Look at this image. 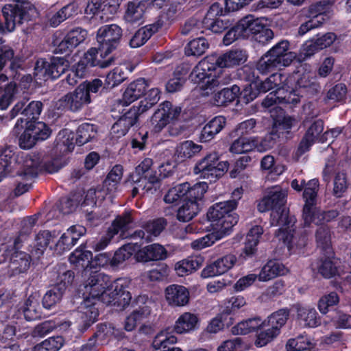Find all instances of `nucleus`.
<instances>
[{
  "instance_id": "nucleus-18",
  "label": "nucleus",
  "mask_w": 351,
  "mask_h": 351,
  "mask_svg": "<svg viewBox=\"0 0 351 351\" xmlns=\"http://www.w3.org/2000/svg\"><path fill=\"white\" fill-rule=\"evenodd\" d=\"M196 68V65L191 70V65L189 62H182L178 64L173 72L172 76L176 78H179L181 82L184 83L186 82L189 79L191 82L196 84L197 87L201 90L202 95L204 96H208L215 90V88L217 86V80L215 78L209 77L205 78L201 80V82H196L192 80L193 78L192 73Z\"/></svg>"
},
{
  "instance_id": "nucleus-23",
  "label": "nucleus",
  "mask_w": 351,
  "mask_h": 351,
  "mask_svg": "<svg viewBox=\"0 0 351 351\" xmlns=\"http://www.w3.org/2000/svg\"><path fill=\"white\" fill-rule=\"evenodd\" d=\"M19 249L7 248L2 254L6 261L9 259L8 268L13 275L25 272L30 266L31 256L29 254L19 251Z\"/></svg>"
},
{
  "instance_id": "nucleus-31",
  "label": "nucleus",
  "mask_w": 351,
  "mask_h": 351,
  "mask_svg": "<svg viewBox=\"0 0 351 351\" xmlns=\"http://www.w3.org/2000/svg\"><path fill=\"white\" fill-rule=\"evenodd\" d=\"M165 296L170 306L180 307L189 302L190 294L188 289L182 285H170L165 289Z\"/></svg>"
},
{
  "instance_id": "nucleus-62",
  "label": "nucleus",
  "mask_w": 351,
  "mask_h": 351,
  "mask_svg": "<svg viewBox=\"0 0 351 351\" xmlns=\"http://www.w3.org/2000/svg\"><path fill=\"white\" fill-rule=\"evenodd\" d=\"M52 238L49 230L40 231L36 236L32 253L37 257L42 256Z\"/></svg>"
},
{
  "instance_id": "nucleus-54",
  "label": "nucleus",
  "mask_w": 351,
  "mask_h": 351,
  "mask_svg": "<svg viewBox=\"0 0 351 351\" xmlns=\"http://www.w3.org/2000/svg\"><path fill=\"white\" fill-rule=\"evenodd\" d=\"M298 319L304 322L305 326L314 328L320 324V319L315 308L298 305Z\"/></svg>"
},
{
  "instance_id": "nucleus-53",
  "label": "nucleus",
  "mask_w": 351,
  "mask_h": 351,
  "mask_svg": "<svg viewBox=\"0 0 351 351\" xmlns=\"http://www.w3.org/2000/svg\"><path fill=\"white\" fill-rule=\"evenodd\" d=\"M261 23L258 18H256L252 14L247 15L239 19L237 24L238 25L240 32L244 40L252 37L256 32V29L260 27Z\"/></svg>"
},
{
  "instance_id": "nucleus-19",
  "label": "nucleus",
  "mask_w": 351,
  "mask_h": 351,
  "mask_svg": "<svg viewBox=\"0 0 351 351\" xmlns=\"http://www.w3.org/2000/svg\"><path fill=\"white\" fill-rule=\"evenodd\" d=\"M90 102V96L78 85L73 92H69L59 99L56 106L58 110L77 112Z\"/></svg>"
},
{
  "instance_id": "nucleus-2",
  "label": "nucleus",
  "mask_w": 351,
  "mask_h": 351,
  "mask_svg": "<svg viewBox=\"0 0 351 351\" xmlns=\"http://www.w3.org/2000/svg\"><path fill=\"white\" fill-rule=\"evenodd\" d=\"M130 281L119 278L111 281L110 276L99 271L91 272L84 284L83 298L99 300L106 305L123 310L129 306L132 295L129 291Z\"/></svg>"
},
{
  "instance_id": "nucleus-13",
  "label": "nucleus",
  "mask_w": 351,
  "mask_h": 351,
  "mask_svg": "<svg viewBox=\"0 0 351 351\" xmlns=\"http://www.w3.org/2000/svg\"><path fill=\"white\" fill-rule=\"evenodd\" d=\"M271 117L272 119L271 129L280 136L283 143L293 138V128L298 123L294 116L289 115L283 108L276 107L271 112Z\"/></svg>"
},
{
  "instance_id": "nucleus-48",
  "label": "nucleus",
  "mask_w": 351,
  "mask_h": 351,
  "mask_svg": "<svg viewBox=\"0 0 351 351\" xmlns=\"http://www.w3.org/2000/svg\"><path fill=\"white\" fill-rule=\"evenodd\" d=\"M197 316L190 312L182 313L176 321L173 330L178 334H184L194 330L198 324Z\"/></svg>"
},
{
  "instance_id": "nucleus-33",
  "label": "nucleus",
  "mask_w": 351,
  "mask_h": 351,
  "mask_svg": "<svg viewBox=\"0 0 351 351\" xmlns=\"http://www.w3.org/2000/svg\"><path fill=\"white\" fill-rule=\"evenodd\" d=\"M134 68L135 66L130 64H123L114 67L106 75L104 91H110L123 83L128 77V73H132Z\"/></svg>"
},
{
  "instance_id": "nucleus-60",
  "label": "nucleus",
  "mask_w": 351,
  "mask_h": 351,
  "mask_svg": "<svg viewBox=\"0 0 351 351\" xmlns=\"http://www.w3.org/2000/svg\"><path fill=\"white\" fill-rule=\"evenodd\" d=\"M161 91L158 88H152L147 90L144 95L145 98L138 103L137 108L140 112L144 113L154 105H156L160 98Z\"/></svg>"
},
{
  "instance_id": "nucleus-43",
  "label": "nucleus",
  "mask_w": 351,
  "mask_h": 351,
  "mask_svg": "<svg viewBox=\"0 0 351 351\" xmlns=\"http://www.w3.org/2000/svg\"><path fill=\"white\" fill-rule=\"evenodd\" d=\"M324 130V121L317 119L313 122L302 137L298 149L302 152L308 151L309 148L316 142L319 136Z\"/></svg>"
},
{
  "instance_id": "nucleus-17",
  "label": "nucleus",
  "mask_w": 351,
  "mask_h": 351,
  "mask_svg": "<svg viewBox=\"0 0 351 351\" xmlns=\"http://www.w3.org/2000/svg\"><path fill=\"white\" fill-rule=\"evenodd\" d=\"M117 108L119 114H112L114 119H117L112 126V131L117 134V137H121L125 136L138 122L139 116L143 113L140 112L139 108L135 105L128 110L121 106Z\"/></svg>"
},
{
  "instance_id": "nucleus-38",
  "label": "nucleus",
  "mask_w": 351,
  "mask_h": 351,
  "mask_svg": "<svg viewBox=\"0 0 351 351\" xmlns=\"http://www.w3.org/2000/svg\"><path fill=\"white\" fill-rule=\"evenodd\" d=\"M226 118L218 115L208 121L201 130L199 140L202 143H207L215 138L226 125Z\"/></svg>"
},
{
  "instance_id": "nucleus-27",
  "label": "nucleus",
  "mask_w": 351,
  "mask_h": 351,
  "mask_svg": "<svg viewBox=\"0 0 351 351\" xmlns=\"http://www.w3.org/2000/svg\"><path fill=\"white\" fill-rule=\"evenodd\" d=\"M333 1L322 0L310 5L306 9L303 10L304 15L314 22H322V25L330 19Z\"/></svg>"
},
{
  "instance_id": "nucleus-8",
  "label": "nucleus",
  "mask_w": 351,
  "mask_h": 351,
  "mask_svg": "<svg viewBox=\"0 0 351 351\" xmlns=\"http://www.w3.org/2000/svg\"><path fill=\"white\" fill-rule=\"evenodd\" d=\"M31 4L27 1L16 0L15 3L5 4L2 8V15L5 20V27L11 32L16 25H21L30 20Z\"/></svg>"
},
{
  "instance_id": "nucleus-24",
  "label": "nucleus",
  "mask_w": 351,
  "mask_h": 351,
  "mask_svg": "<svg viewBox=\"0 0 351 351\" xmlns=\"http://www.w3.org/2000/svg\"><path fill=\"white\" fill-rule=\"evenodd\" d=\"M236 262L235 255L232 254L224 255L207 265L202 271L201 276L203 278H208L224 274L234 265Z\"/></svg>"
},
{
  "instance_id": "nucleus-35",
  "label": "nucleus",
  "mask_w": 351,
  "mask_h": 351,
  "mask_svg": "<svg viewBox=\"0 0 351 351\" xmlns=\"http://www.w3.org/2000/svg\"><path fill=\"white\" fill-rule=\"evenodd\" d=\"M276 88V99L273 100L272 98L269 99V95L264 99L263 104L267 107H269L276 103V100H278L280 103L290 105V108L295 107L300 102L301 95L299 92L295 88H289L286 86Z\"/></svg>"
},
{
  "instance_id": "nucleus-6",
  "label": "nucleus",
  "mask_w": 351,
  "mask_h": 351,
  "mask_svg": "<svg viewBox=\"0 0 351 351\" xmlns=\"http://www.w3.org/2000/svg\"><path fill=\"white\" fill-rule=\"evenodd\" d=\"M122 36V29L117 24L104 25L100 27L97 32V48L98 54L104 59L115 50L120 43Z\"/></svg>"
},
{
  "instance_id": "nucleus-64",
  "label": "nucleus",
  "mask_w": 351,
  "mask_h": 351,
  "mask_svg": "<svg viewBox=\"0 0 351 351\" xmlns=\"http://www.w3.org/2000/svg\"><path fill=\"white\" fill-rule=\"evenodd\" d=\"M114 334V328L110 324L101 323L97 325L96 331L94 332L91 338H94V340L97 344H105L106 343L110 338Z\"/></svg>"
},
{
  "instance_id": "nucleus-58",
  "label": "nucleus",
  "mask_w": 351,
  "mask_h": 351,
  "mask_svg": "<svg viewBox=\"0 0 351 351\" xmlns=\"http://www.w3.org/2000/svg\"><path fill=\"white\" fill-rule=\"evenodd\" d=\"M315 240L318 247L328 253L331 250V230L328 225L318 226Z\"/></svg>"
},
{
  "instance_id": "nucleus-41",
  "label": "nucleus",
  "mask_w": 351,
  "mask_h": 351,
  "mask_svg": "<svg viewBox=\"0 0 351 351\" xmlns=\"http://www.w3.org/2000/svg\"><path fill=\"white\" fill-rule=\"evenodd\" d=\"M202 149V146L192 141L186 140L180 143L176 147L174 159L181 163L197 156Z\"/></svg>"
},
{
  "instance_id": "nucleus-45",
  "label": "nucleus",
  "mask_w": 351,
  "mask_h": 351,
  "mask_svg": "<svg viewBox=\"0 0 351 351\" xmlns=\"http://www.w3.org/2000/svg\"><path fill=\"white\" fill-rule=\"evenodd\" d=\"M168 252L161 245L154 243L145 247L137 254V260L143 262L162 261L167 258Z\"/></svg>"
},
{
  "instance_id": "nucleus-21",
  "label": "nucleus",
  "mask_w": 351,
  "mask_h": 351,
  "mask_svg": "<svg viewBox=\"0 0 351 351\" xmlns=\"http://www.w3.org/2000/svg\"><path fill=\"white\" fill-rule=\"evenodd\" d=\"M289 213V211L286 207L274 210L271 212L270 219L271 226H281L280 230L284 227L285 228L286 231L284 232L282 239L287 244L288 247H291L294 244L295 236L293 232L295 230H289L288 231L287 229L293 226L295 219L294 217L290 216Z\"/></svg>"
},
{
  "instance_id": "nucleus-22",
  "label": "nucleus",
  "mask_w": 351,
  "mask_h": 351,
  "mask_svg": "<svg viewBox=\"0 0 351 351\" xmlns=\"http://www.w3.org/2000/svg\"><path fill=\"white\" fill-rule=\"evenodd\" d=\"M149 87V80L139 77L130 82L123 93L122 99H119L117 107L128 106L134 101L141 98Z\"/></svg>"
},
{
  "instance_id": "nucleus-28",
  "label": "nucleus",
  "mask_w": 351,
  "mask_h": 351,
  "mask_svg": "<svg viewBox=\"0 0 351 351\" xmlns=\"http://www.w3.org/2000/svg\"><path fill=\"white\" fill-rule=\"evenodd\" d=\"M263 233V229L260 226H254L250 229L246 235L244 247L239 255V258L242 259V261L256 257L257 245Z\"/></svg>"
},
{
  "instance_id": "nucleus-1",
  "label": "nucleus",
  "mask_w": 351,
  "mask_h": 351,
  "mask_svg": "<svg viewBox=\"0 0 351 351\" xmlns=\"http://www.w3.org/2000/svg\"><path fill=\"white\" fill-rule=\"evenodd\" d=\"M237 76L241 80L247 82L241 90L239 86L234 84L230 87H225L217 91V86L213 96L215 105L217 106H226L234 101L247 104L254 101L260 94L277 88L279 85L276 78L280 75L276 73L271 74L265 80L261 79L256 75L254 69L248 65H244L237 70Z\"/></svg>"
},
{
  "instance_id": "nucleus-49",
  "label": "nucleus",
  "mask_w": 351,
  "mask_h": 351,
  "mask_svg": "<svg viewBox=\"0 0 351 351\" xmlns=\"http://www.w3.org/2000/svg\"><path fill=\"white\" fill-rule=\"evenodd\" d=\"M86 246L82 244L75 249L69 256V261L75 267H82L86 269L88 267L92 268V252L85 249Z\"/></svg>"
},
{
  "instance_id": "nucleus-36",
  "label": "nucleus",
  "mask_w": 351,
  "mask_h": 351,
  "mask_svg": "<svg viewBox=\"0 0 351 351\" xmlns=\"http://www.w3.org/2000/svg\"><path fill=\"white\" fill-rule=\"evenodd\" d=\"M319 184L317 179H312L306 184L304 188L303 199L305 204L302 209V219L304 217L307 219H311L310 213L317 208L316 204Z\"/></svg>"
},
{
  "instance_id": "nucleus-46",
  "label": "nucleus",
  "mask_w": 351,
  "mask_h": 351,
  "mask_svg": "<svg viewBox=\"0 0 351 351\" xmlns=\"http://www.w3.org/2000/svg\"><path fill=\"white\" fill-rule=\"evenodd\" d=\"M286 267L277 259L269 260L261 268L258 278L260 281L267 282L285 274Z\"/></svg>"
},
{
  "instance_id": "nucleus-30",
  "label": "nucleus",
  "mask_w": 351,
  "mask_h": 351,
  "mask_svg": "<svg viewBox=\"0 0 351 351\" xmlns=\"http://www.w3.org/2000/svg\"><path fill=\"white\" fill-rule=\"evenodd\" d=\"M205 193L199 195H192L182 203L177 212V219L182 222H188L193 219L200 210Z\"/></svg>"
},
{
  "instance_id": "nucleus-7",
  "label": "nucleus",
  "mask_w": 351,
  "mask_h": 351,
  "mask_svg": "<svg viewBox=\"0 0 351 351\" xmlns=\"http://www.w3.org/2000/svg\"><path fill=\"white\" fill-rule=\"evenodd\" d=\"M27 156L23 167L17 171L16 174L22 180H32L38 176L39 172L44 171L49 173H53L61 168L60 161L57 158H51L46 161H40L36 156Z\"/></svg>"
},
{
  "instance_id": "nucleus-47",
  "label": "nucleus",
  "mask_w": 351,
  "mask_h": 351,
  "mask_svg": "<svg viewBox=\"0 0 351 351\" xmlns=\"http://www.w3.org/2000/svg\"><path fill=\"white\" fill-rule=\"evenodd\" d=\"M177 342V337L167 331H160L153 339L152 347L154 350L161 351H183L173 345Z\"/></svg>"
},
{
  "instance_id": "nucleus-34",
  "label": "nucleus",
  "mask_w": 351,
  "mask_h": 351,
  "mask_svg": "<svg viewBox=\"0 0 351 351\" xmlns=\"http://www.w3.org/2000/svg\"><path fill=\"white\" fill-rule=\"evenodd\" d=\"M290 43L287 40H281L274 45L267 54L278 62L281 66H289L295 60V53L289 51Z\"/></svg>"
},
{
  "instance_id": "nucleus-57",
  "label": "nucleus",
  "mask_w": 351,
  "mask_h": 351,
  "mask_svg": "<svg viewBox=\"0 0 351 351\" xmlns=\"http://www.w3.org/2000/svg\"><path fill=\"white\" fill-rule=\"evenodd\" d=\"M209 47L208 40L204 37H198L191 40L185 47L184 52L187 56H200Z\"/></svg>"
},
{
  "instance_id": "nucleus-29",
  "label": "nucleus",
  "mask_w": 351,
  "mask_h": 351,
  "mask_svg": "<svg viewBox=\"0 0 351 351\" xmlns=\"http://www.w3.org/2000/svg\"><path fill=\"white\" fill-rule=\"evenodd\" d=\"M98 301L88 297L84 298L83 302L79 307L80 308L81 330H86L97 320L99 313L96 305Z\"/></svg>"
},
{
  "instance_id": "nucleus-10",
  "label": "nucleus",
  "mask_w": 351,
  "mask_h": 351,
  "mask_svg": "<svg viewBox=\"0 0 351 351\" xmlns=\"http://www.w3.org/2000/svg\"><path fill=\"white\" fill-rule=\"evenodd\" d=\"M208 186L206 182H199L193 185L189 182H184L176 185L169 189L164 196V202L167 204L178 205L184 202L189 197L196 195H199L206 193Z\"/></svg>"
},
{
  "instance_id": "nucleus-25",
  "label": "nucleus",
  "mask_w": 351,
  "mask_h": 351,
  "mask_svg": "<svg viewBox=\"0 0 351 351\" xmlns=\"http://www.w3.org/2000/svg\"><path fill=\"white\" fill-rule=\"evenodd\" d=\"M86 232V228L82 226H72L62 234L54 246V251L58 254H62L64 252L70 250L79 239L85 234Z\"/></svg>"
},
{
  "instance_id": "nucleus-4",
  "label": "nucleus",
  "mask_w": 351,
  "mask_h": 351,
  "mask_svg": "<svg viewBox=\"0 0 351 351\" xmlns=\"http://www.w3.org/2000/svg\"><path fill=\"white\" fill-rule=\"evenodd\" d=\"M228 162L219 161L218 154L213 152L206 154L196 162L193 173L210 182H215L228 171Z\"/></svg>"
},
{
  "instance_id": "nucleus-14",
  "label": "nucleus",
  "mask_w": 351,
  "mask_h": 351,
  "mask_svg": "<svg viewBox=\"0 0 351 351\" xmlns=\"http://www.w3.org/2000/svg\"><path fill=\"white\" fill-rule=\"evenodd\" d=\"M69 62L63 57L51 56L39 58L35 65V73L41 75L44 80H56L68 69Z\"/></svg>"
},
{
  "instance_id": "nucleus-11",
  "label": "nucleus",
  "mask_w": 351,
  "mask_h": 351,
  "mask_svg": "<svg viewBox=\"0 0 351 351\" xmlns=\"http://www.w3.org/2000/svg\"><path fill=\"white\" fill-rule=\"evenodd\" d=\"M181 108L173 106L171 101L162 102L149 120L152 132L160 133L167 125L179 117Z\"/></svg>"
},
{
  "instance_id": "nucleus-37",
  "label": "nucleus",
  "mask_w": 351,
  "mask_h": 351,
  "mask_svg": "<svg viewBox=\"0 0 351 351\" xmlns=\"http://www.w3.org/2000/svg\"><path fill=\"white\" fill-rule=\"evenodd\" d=\"M286 195L281 189H272L268 192L262 201L258 204L260 212L278 210L285 207Z\"/></svg>"
},
{
  "instance_id": "nucleus-20",
  "label": "nucleus",
  "mask_w": 351,
  "mask_h": 351,
  "mask_svg": "<svg viewBox=\"0 0 351 351\" xmlns=\"http://www.w3.org/2000/svg\"><path fill=\"white\" fill-rule=\"evenodd\" d=\"M87 34V31L82 27H75L69 30L62 40H59L56 38L53 40L55 53L69 54L85 40Z\"/></svg>"
},
{
  "instance_id": "nucleus-44",
  "label": "nucleus",
  "mask_w": 351,
  "mask_h": 351,
  "mask_svg": "<svg viewBox=\"0 0 351 351\" xmlns=\"http://www.w3.org/2000/svg\"><path fill=\"white\" fill-rule=\"evenodd\" d=\"M17 162V155L6 147L0 153V182L8 176H12L13 170Z\"/></svg>"
},
{
  "instance_id": "nucleus-15",
  "label": "nucleus",
  "mask_w": 351,
  "mask_h": 351,
  "mask_svg": "<svg viewBox=\"0 0 351 351\" xmlns=\"http://www.w3.org/2000/svg\"><path fill=\"white\" fill-rule=\"evenodd\" d=\"M98 50L96 47L90 48L83 57L72 66L74 71V75H78L79 78L85 77L90 72V69L93 66H98L104 69L107 68L114 63L115 58L114 56H110L107 59H98Z\"/></svg>"
},
{
  "instance_id": "nucleus-50",
  "label": "nucleus",
  "mask_w": 351,
  "mask_h": 351,
  "mask_svg": "<svg viewBox=\"0 0 351 351\" xmlns=\"http://www.w3.org/2000/svg\"><path fill=\"white\" fill-rule=\"evenodd\" d=\"M233 141L230 147V152L232 154H241L254 150L258 147V140L255 138L248 137L247 136H241Z\"/></svg>"
},
{
  "instance_id": "nucleus-59",
  "label": "nucleus",
  "mask_w": 351,
  "mask_h": 351,
  "mask_svg": "<svg viewBox=\"0 0 351 351\" xmlns=\"http://www.w3.org/2000/svg\"><path fill=\"white\" fill-rule=\"evenodd\" d=\"M281 66L278 64V62L273 58L271 56L268 55L266 52L257 62L256 65V69L254 68L255 73L258 76V73H260L263 75L271 73L277 67ZM253 69V67H252Z\"/></svg>"
},
{
  "instance_id": "nucleus-39",
  "label": "nucleus",
  "mask_w": 351,
  "mask_h": 351,
  "mask_svg": "<svg viewBox=\"0 0 351 351\" xmlns=\"http://www.w3.org/2000/svg\"><path fill=\"white\" fill-rule=\"evenodd\" d=\"M339 215V211L337 209L324 210L317 207L310 213L311 219H303L304 225L306 227H309L311 223L317 226L327 225L328 223L335 221Z\"/></svg>"
},
{
  "instance_id": "nucleus-55",
  "label": "nucleus",
  "mask_w": 351,
  "mask_h": 351,
  "mask_svg": "<svg viewBox=\"0 0 351 351\" xmlns=\"http://www.w3.org/2000/svg\"><path fill=\"white\" fill-rule=\"evenodd\" d=\"M123 167L121 165H115L103 182V188L105 189L108 193L115 192L120 181L123 177Z\"/></svg>"
},
{
  "instance_id": "nucleus-9",
  "label": "nucleus",
  "mask_w": 351,
  "mask_h": 351,
  "mask_svg": "<svg viewBox=\"0 0 351 351\" xmlns=\"http://www.w3.org/2000/svg\"><path fill=\"white\" fill-rule=\"evenodd\" d=\"M74 278L75 274L72 270L59 273L56 283L50 287L43 297V306L47 310L55 307L62 300L66 289L72 285Z\"/></svg>"
},
{
  "instance_id": "nucleus-40",
  "label": "nucleus",
  "mask_w": 351,
  "mask_h": 351,
  "mask_svg": "<svg viewBox=\"0 0 351 351\" xmlns=\"http://www.w3.org/2000/svg\"><path fill=\"white\" fill-rule=\"evenodd\" d=\"M237 205L238 202L235 199L216 203L208 209L207 218L208 221L215 222L217 226L225 215L236 210Z\"/></svg>"
},
{
  "instance_id": "nucleus-42",
  "label": "nucleus",
  "mask_w": 351,
  "mask_h": 351,
  "mask_svg": "<svg viewBox=\"0 0 351 351\" xmlns=\"http://www.w3.org/2000/svg\"><path fill=\"white\" fill-rule=\"evenodd\" d=\"M315 86V83L311 82L308 75L299 70L289 74L285 80L284 86L289 88H295L301 93L302 90H307Z\"/></svg>"
},
{
  "instance_id": "nucleus-61",
  "label": "nucleus",
  "mask_w": 351,
  "mask_h": 351,
  "mask_svg": "<svg viewBox=\"0 0 351 351\" xmlns=\"http://www.w3.org/2000/svg\"><path fill=\"white\" fill-rule=\"evenodd\" d=\"M145 5L140 3L129 1L125 12L124 19L130 23L138 22L143 17Z\"/></svg>"
},
{
  "instance_id": "nucleus-32",
  "label": "nucleus",
  "mask_w": 351,
  "mask_h": 351,
  "mask_svg": "<svg viewBox=\"0 0 351 351\" xmlns=\"http://www.w3.org/2000/svg\"><path fill=\"white\" fill-rule=\"evenodd\" d=\"M163 25L162 21H157L146 25L135 32L129 40V46L131 48H138L144 45L151 37L157 33Z\"/></svg>"
},
{
  "instance_id": "nucleus-51",
  "label": "nucleus",
  "mask_w": 351,
  "mask_h": 351,
  "mask_svg": "<svg viewBox=\"0 0 351 351\" xmlns=\"http://www.w3.org/2000/svg\"><path fill=\"white\" fill-rule=\"evenodd\" d=\"M150 308L144 304L134 310L126 318L124 324L125 330L130 332L136 328L145 318L150 314Z\"/></svg>"
},
{
  "instance_id": "nucleus-3",
  "label": "nucleus",
  "mask_w": 351,
  "mask_h": 351,
  "mask_svg": "<svg viewBox=\"0 0 351 351\" xmlns=\"http://www.w3.org/2000/svg\"><path fill=\"white\" fill-rule=\"evenodd\" d=\"M247 58L245 51L242 49L230 50L220 56H208L196 64V68L192 73V80L201 82L205 78H215L219 86L222 82L221 74L223 69L242 64Z\"/></svg>"
},
{
  "instance_id": "nucleus-26",
  "label": "nucleus",
  "mask_w": 351,
  "mask_h": 351,
  "mask_svg": "<svg viewBox=\"0 0 351 351\" xmlns=\"http://www.w3.org/2000/svg\"><path fill=\"white\" fill-rule=\"evenodd\" d=\"M97 126L95 124L90 123H83L80 124L75 133V142L69 143V137L62 141L64 145H66V149L69 152H72L74 149L75 144L78 146H82L86 143L91 141L97 136Z\"/></svg>"
},
{
  "instance_id": "nucleus-12",
  "label": "nucleus",
  "mask_w": 351,
  "mask_h": 351,
  "mask_svg": "<svg viewBox=\"0 0 351 351\" xmlns=\"http://www.w3.org/2000/svg\"><path fill=\"white\" fill-rule=\"evenodd\" d=\"M25 125L19 138V147L23 149H29L38 141H45L51 136V128L43 121H26Z\"/></svg>"
},
{
  "instance_id": "nucleus-5",
  "label": "nucleus",
  "mask_w": 351,
  "mask_h": 351,
  "mask_svg": "<svg viewBox=\"0 0 351 351\" xmlns=\"http://www.w3.org/2000/svg\"><path fill=\"white\" fill-rule=\"evenodd\" d=\"M290 314L287 308H280L271 315L267 319V323L260 330L256 335L255 345L263 347L271 342L280 333L282 327L286 324Z\"/></svg>"
},
{
  "instance_id": "nucleus-56",
  "label": "nucleus",
  "mask_w": 351,
  "mask_h": 351,
  "mask_svg": "<svg viewBox=\"0 0 351 351\" xmlns=\"http://www.w3.org/2000/svg\"><path fill=\"white\" fill-rule=\"evenodd\" d=\"M77 14V6L75 3H69L53 14L49 19L51 27H56L66 19Z\"/></svg>"
},
{
  "instance_id": "nucleus-52",
  "label": "nucleus",
  "mask_w": 351,
  "mask_h": 351,
  "mask_svg": "<svg viewBox=\"0 0 351 351\" xmlns=\"http://www.w3.org/2000/svg\"><path fill=\"white\" fill-rule=\"evenodd\" d=\"M203 259L201 256H191L178 262L175 270L180 276H187L197 270L202 265Z\"/></svg>"
},
{
  "instance_id": "nucleus-16",
  "label": "nucleus",
  "mask_w": 351,
  "mask_h": 351,
  "mask_svg": "<svg viewBox=\"0 0 351 351\" xmlns=\"http://www.w3.org/2000/svg\"><path fill=\"white\" fill-rule=\"evenodd\" d=\"M227 14L219 2L213 3L202 20V27L214 34L223 33L232 25L230 20L222 19Z\"/></svg>"
},
{
  "instance_id": "nucleus-63",
  "label": "nucleus",
  "mask_w": 351,
  "mask_h": 351,
  "mask_svg": "<svg viewBox=\"0 0 351 351\" xmlns=\"http://www.w3.org/2000/svg\"><path fill=\"white\" fill-rule=\"evenodd\" d=\"M339 302V296L335 291L330 292L322 296L317 304V308L319 312L326 315Z\"/></svg>"
}]
</instances>
